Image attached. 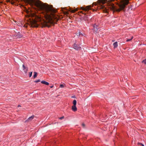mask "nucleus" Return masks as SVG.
Here are the masks:
<instances>
[{
  "label": "nucleus",
  "mask_w": 146,
  "mask_h": 146,
  "mask_svg": "<svg viewBox=\"0 0 146 146\" xmlns=\"http://www.w3.org/2000/svg\"><path fill=\"white\" fill-rule=\"evenodd\" d=\"M82 126H83V127H84L85 126V124L84 123H83L82 124Z\"/></svg>",
  "instance_id": "nucleus-24"
},
{
  "label": "nucleus",
  "mask_w": 146,
  "mask_h": 146,
  "mask_svg": "<svg viewBox=\"0 0 146 146\" xmlns=\"http://www.w3.org/2000/svg\"><path fill=\"white\" fill-rule=\"evenodd\" d=\"M60 88H63L64 87V85L62 84H61L60 85Z\"/></svg>",
  "instance_id": "nucleus-22"
},
{
  "label": "nucleus",
  "mask_w": 146,
  "mask_h": 146,
  "mask_svg": "<svg viewBox=\"0 0 146 146\" xmlns=\"http://www.w3.org/2000/svg\"><path fill=\"white\" fill-rule=\"evenodd\" d=\"M40 82V80L39 79L37 80H35L34 81L35 83H38Z\"/></svg>",
  "instance_id": "nucleus-19"
},
{
  "label": "nucleus",
  "mask_w": 146,
  "mask_h": 146,
  "mask_svg": "<svg viewBox=\"0 0 146 146\" xmlns=\"http://www.w3.org/2000/svg\"><path fill=\"white\" fill-rule=\"evenodd\" d=\"M53 87V86H50V88H52Z\"/></svg>",
  "instance_id": "nucleus-28"
},
{
  "label": "nucleus",
  "mask_w": 146,
  "mask_h": 146,
  "mask_svg": "<svg viewBox=\"0 0 146 146\" xmlns=\"http://www.w3.org/2000/svg\"><path fill=\"white\" fill-rule=\"evenodd\" d=\"M79 35H83L82 34L81 32H79Z\"/></svg>",
  "instance_id": "nucleus-26"
},
{
  "label": "nucleus",
  "mask_w": 146,
  "mask_h": 146,
  "mask_svg": "<svg viewBox=\"0 0 146 146\" xmlns=\"http://www.w3.org/2000/svg\"><path fill=\"white\" fill-rule=\"evenodd\" d=\"M76 106V105H73L72 107V110L74 112H75L77 110V108Z\"/></svg>",
  "instance_id": "nucleus-8"
},
{
  "label": "nucleus",
  "mask_w": 146,
  "mask_h": 146,
  "mask_svg": "<svg viewBox=\"0 0 146 146\" xmlns=\"http://www.w3.org/2000/svg\"><path fill=\"white\" fill-rule=\"evenodd\" d=\"M34 74L33 76V78H35L36 77V76H37V73L36 72H34Z\"/></svg>",
  "instance_id": "nucleus-16"
},
{
  "label": "nucleus",
  "mask_w": 146,
  "mask_h": 146,
  "mask_svg": "<svg viewBox=\"0 0 146 146\" xmlns=\"http://www.w3.org/2000/svg\"><path fill=\"white\" fill-rule=\"evenodd\" d=\"M19 26H21V27H27V25H24L23 24H22V23H21L19 25Z\"/></svg>",
  "instance_id": "nucleus-12"
},
{
  "label": "nucleus",
  "mask_w": 146,
  "mask_h": 146,
  "mask_svg": "<svg viewBox=\"0 0 146 146\" xmlns=\"http://www.w3.org/2000/svg\"><path fill=\"white\" fill-rule=\"evenodd\" d=\"M91 5H88L85 8H84V7H81V9L82 10H84V11H86L89 10H91Z\"/></svg>",
  "instance_id": "nucleus-6"
},
{
  "label": "nucleus",
  "mask_w": 146,
  "mask_h": 146,
  "mask_svg": "<svg viewBox=\"0 0 146 146\" xmlns=\"http://www.w3.org/2000/svg\"><path fill=\"white\" fill-rule=\"evenodd\" d=\"M83 19L85 21H87L88 20V17L87 16H85L83 17Z\"/></svg>",
  "instance_id": "nucleus-15"
},
{
  "label": "nucleus",
  "mask_w": 146,
  "mask_h": 146,
  "mask_svg": "<svg viewBox=\"0 0 146 146\" xmlns=\"http://www.w3.org/2000/svg\"><path fill=\"white\" fill-rule=\"evenodd\" d=\"M28 24L33 27H37L39 25V24L37 23L36 21L33 20H31Z\"/></svg>",
  "instance_id": "nucleus-4"
},
{
  "label": "nucleus",
  "mask_w": 146,
  "mask_h": 146,
  "mask_svg": "<svg viewBox=\"0 0 146 146\" xmlns=\"http://www.w3.org/2000/svg\"><path fill=\"white\" fill-rule=\"evenodd\" d=\"M64 116H62L61 117H60L59 118V119H63L64 118Z\"/></svg>",
  "instance_id": "nucleus-25"
},
{
  "label": "nucleus",
  "mask_w": 146,
  "mask_h": 146,
  "mask_svg": "<svg viewBox=\"0 0 146 146\" xmlns=\"http://www.w3.org/2000/svg\"><path fill=\"white\" fill-rule=\"evenodd\" d=\"M11 4H13V3H11Z\"/></svg>",
  "instance_id": "nucleus-29"
},
{
  "label": "nucleus",
  "mask_w": 146,
  "mask_h": 146,
  "mask_svg": "<svg viewBox=\"0 0 146 146\" xmlns=\"http://www.w3.org/2000/svg\"><path fill=\"white\" fill-rule=\"evenodd\" d=\"M73 105H76L77 103V101L76 100H73Z\"/></svg>",
  "instance_id": "nucleus-17"
},
{
  "label": "nucleus",
  "mask_w": 146,
  "mask_h": 146,
  "mask_svg": "<svg viewBox=\"0 0 146 146\" xmlns=\"http://www.w3.org/2000/svg\"><path fill=\"white\" fill-rule=\"evenodd\" d=\"M133 38V36H131V38L130 39H127L126 40V41L127 42L130 41Z\"/></svg>",
  "instance_id": "nucleus-18"
},
{
  "label": "nucleus",
  "mask_w": 146,
  "mask_h": 146,
  "mask_svg": "<svg viewBox=\"0 0 146 146\" xmlns=\"http://www.w3.org/2000/svg\"><path fill=\"white\" fill-rule=\"evenodd\" d=\"M142 62H143L145 64H146V59L143 60L142 61Z\"/></svg>",
  "instance_id": "nucleus-20"
},
{
  "label": "nucleus",
  "mask_w": 146,
  "mask_h": 146,
  "mask_svg": "<svg viewBox=\"0 0 146 146\" xmlns=\"http://www.w3.org/2000/svg\"><path fill=\"white\" fill-rule=\"evenodd\" d=\"M34 115H33L31 116V117H30L28 118V119H27L26 120V121H30V120H32V119H33L34 117Z\"/></svg>",
  "instance_id": "nucleus-9"
},
{
  "label": "nucleus",
  "mask_w": 146,
  "mask_h": 146,
  "mask_svg": "<svg viewBox=\"0 0 146 146\" xmlns=\"http://www.w3.org/2000/svg\"><path fill=\"white\" fill-rule=\"evenodd\" d=\"M129 0H120V2L118 4L119 8L115 9L117 12H120L121 10L125 11V8L126 6L129 3Z\"/></svg>",
  "instance_id": "nucleus-2"
},
{
  "label": "nucleus",
  "mask_w": 146,
  "mask_h": 146,
  "mask_svg": "<svg viewBox=\"0 0 146 146\" xmlns=\"http://www.w3.org/2000/svg\"><path fill=\"white\" fill-rule=\"evenodd\" d=\"M107 1V0H98V1L99 5L100 6V8L104 9V12L106 13H108V10L103 5Z\"/></svg>",
  "instance_id": "nucleus-3"
},
{
  "label": "nucleus",
  "mask_w": 146,
  "mask_h": 146,
  "mask_svg": "<svg viewBox=\"0 0 146 146\" xmlns=\"http://www.w3.org/2000/svg\"><path fill=\"white\" fill-rule=\"evenodd\" d=\"M41 82V83L45 84L46 85H48L49 84V83L48 82H46L44 80L42 81Z\"/></svg>",
  "instance_id": "nucleus-11"
},
{
  "label": "nucleus",
  "mask_w": 146,
  "mask_h": 146,
  "mask_svg": "<svg viewBox=\"0 0 146 146\" xmlns=\"http://www.w3.org/2000/svg\"><path fill=\"white\" fill-rule=\"evenodd\" d=\"M18 107H21V106L19 105L18 106Z\"/></svg>",
  "instance_id": "nucleus-27"
},
{
  "label": "nucleus",
  "mask_w": 146,
  "mask_h": 146,
  "mask_svg": "<svg viewBox=\"0 0 146 146\" xmlns=\"http://www.w3.org/2000/svg\"><path fill=\"white\" fill-rule=\"evenodd\" d=\"M73 48L75 50H78L81 49V48L79 45H78L76 43H74L73 45Z\"/></svg>",
  "instance_id": "nucleus-7"
},
{
  "label": "nucleus",
  "mask_w": 146,
  "mask_h": 146,
  "mask_svg": "<svg viewBox=\"0 0 146 146\" xmlns=\"http://www.w3.org/2000/svg\"><path fill=\"white\" fill-rule=\"evenodd\" d=\"M78 10V9L77 8H76L75 9H73V10L70 9V12H71L72 13H74L75 11H77Z\"/></svg>",
  "instance_id": "nucleus-14"
},
{
  "label": "nucleus",
  "mask_w": 146,
  "mask_h": 146,
  "mask_svg": "<svg viewBox=\"0 0 146 146\" xmlns=\"http://www.w3.org/2000/svg\"><path fill=\"white\" fill-rule=\"evenodd\" d=\"M32 72H30L29 74V77H31V76L32 74Z\"/></svg>",
  "instance_id": "nucleus-21"
},
{
  "label": "nucleus",
  "mask_w": 146,
  "mask_h": 146,
  "mask_svg": "<svg viewBox=\"0 0 146 146\" xmlns=\"http://www.w3.org/2000/svg\"><path fill=\"white\" fill-rule=\"evenodd\" d=\"M113 45L114 48H117L118 46L117 42H115L113 44Z\"/></svg>",
  "instance_id": "nucleus-13"
},
{
  "label": "nucleus",
  "mask_w": 146,
  "mask_h": 146,
  "mask_svg": "<svg viewBox=\"0 0 146 146\" xmlns=\"http://www.w3.org/2000/svg\"><path fill=\"white\" fill-rule=\"evenodd\" d=\"M94 28L93 30L94 33H98L99 31L98 30L100 28L98 25H96V24L94 25L93 26Z\"/></svg>",
  "instance_id": "nucleus-5"
},
{
  "label": "nucleus",
  "mask_w": 146,
  "mask_h": 146,
  "mask_svg": "<svg viewBox=\"0 0 146 146\" xmlns=\"http://www.w3.org/2000/svg\"><path fill=\"white\" fill-rule=\"evenodd\" d=\"M25 3L29 4L31 6L34 4L42 11V15L38 16V18L40 20L44 18L46 20L43 19L40 22L41 27L43 28L45 27H49L50 25L48 24L53 23L52 18L54 16V13L56 11L52 7L48 5H45L42 3L39 0L35 1L33 0H23Z\"/></svg>",
  "instance_id": "nucleus-1"
},
{
  "label": "nucleus",
  "mask_w": 146,
  "mask_h": 146,
  "mask_svg": "<svg viewBox=\"0 0 146 146\" xmlns=\"http://www.w3.org/2000/svg\"><path fill=\"white\" fill-rule=\"evenodd\" d=\"M23 70H25V72H27L28 71V68L27 67H26L25 66L24 64L23 65Z\"/></svg>",
  "instance_id": "nucleus-10"
},
{
  "label": "nucleus",
  "mask_w": 146,
  "mask_h": 146,
  "mask_svg": "<svg viewBox=\"0 0 146 146\" xmlns=\"http://www.w3.org/2000/svg\"><path fill=\"white\" fill-rule=\"evenodd\" d=\"M138 144L139 145H141L142 146H144V145L142 143H138Z\"/></svg>",
  "instance_id": "nucleus-23"
}]
</instances>
